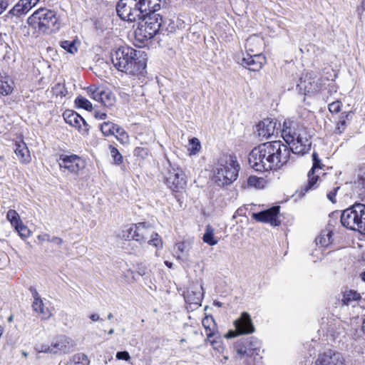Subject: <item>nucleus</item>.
<instances>
[{
	"label": "nucleus",
	"instance_id": "nucleus-1",
	"mask_svg": "<svg viewBox=\"0 0 365 365\" xmlns=\"http://www.w3.org/2000/svg\"><path fill=\"white\" fill-rule=\"evenodd\" d=\"M282 136L287 144L274 140L259 144L249 155V163L256 171L279 170L292 158L291 153L304 155L311 146L305 129L297 123L284 120Z\"/></svg>",
	"mask_w": 365,
	"mask_h": 365
},
{
	"label": "nucleus",
	"instance_id": "nucleus-2",
	"mask_svg": "<svg viewBox=\"0 0 365 365\" xmlns=\"http://www.w3.org/2000/svg\"><path fill=\"white\" fill-rule=\"evenodd\" d=\"M161 0H120L116 6L118 15L128 21L139 20L135 30V39L144 43L158 32L163 18L156 11L160 9Z\"/></svg>",
	"mask_w": 365,
	"mask_h": 365
},
{
	"label": "nucleus",
	"instance_id": "nucleus-3",
	"mask_svg": "<svg viewBox=\"0 0 365 365\" xmlns=\"http://www.w3.org/2000/svg\"><path fill=\"white\" fill-rule=\"evenodd\" d=\"M142 54L131 47L121 46L111 52V61L119 71L132 76L143 75L146 62Z\"/></svg>",
	"mask_w": 365,
	"mask_h": 365
},
{
	"label": "nucleus",
	"instance_id": "nucleus-4",
	"mask_svg": "<svg viewBox=\"0 0 365 365\" xmlns=\"http://www.w3.org/2000/svg\"><path fill=\"white\" fill-rule=\"evenodd\" d=\"M240 165L236 157L225 155L221 157L213 170V179L219 186L229 185L238 177Z\"/></svg>",
	"mask_w": 365,
	"mask_h": 365
},
{
	"label": "nucleus",
	"instance_id": "nucleus-5",
	"mask_svg": "<svg viewBox=\"0 0 365 365\" xmlns=\"http://www.w3.org/2000/svg\"><path fill=\"white\" fill-rule=\"evenodd\" d=\"M28 24L42 33L56 32L60 29V22L56 11L46 8L36 10L27 19Z\"/></svg>",
	"mask_w": 365,
	"mask_h": 365
},
{
	"label": "nucleus",
	"instance_id": "nucleus-6",
	"mask_svg": "<svg viewBox=\"0 0 365 365\" xmlns=\"http://www.w3.org/2000/svg\"><path fill=\"white\" fill-rule=\"evenodd\" d=\"M341 222L348 229L365 234V205L355 203L344 210L341 215Z\"/></svg>",
	"mask_w": 365,
	"mask_h": 365
},
{
	"label": "nucleus",
	"instance_id": "nucleus-7",
	"mask_svg": "<svg viewBox=\"0 0 365 365\" xmlns=\"http://www.w3.org/2000/svg\"><path fill=\"white\" fill-rule=\"evenodd\" d=\"M161 175L163 182L172 191L180 192L185 187L187 181L184 172L180 167L173 165L169 160L163 164Z\"/></svg>",
	"mask_w": 365,
	"mask_h": 365
},
{
	"label": "nucleus",
	"instance_id": "nucleus-8",
	"mask_svg": "<svg viewBox=\"0 0 365 365\" xmlns=\"http://www.w3.org/2000/svg\"><path fill=\"white\" fill-rule=\"evenodd\" d=\"M235 330H230L225 335L226 339L236 337L241 334H252L255 329L251 319L250 315L247 312H242L241 316L234 322Z\"/></svg>",
	"mask_w": 365,
	"mask_h": 365
},
{
	"label": "nucleus",
	"instance_id": "nucleus-9",
	"mask_svg": "<svg viewBox=\"0 0 365 365\" xmlns=\"http://www.w3.org/2000/svg\"><path fill=\"white\" fill-rule=\"evenodd\" d=\"M234 349L236 351L235 358L237 356L240 357H252L254 355H258L260 348L259 341L255 338L250 337L243 340H240L234 344Z\"/></svg>",
	"mask_w": 365,
	"mask_h": 365
},
{
	"label": "nucleus",
	"instance_id": "nucleus-10",
	"mask_svg": "<svg viewBox=\"0 0 365 365\" xmlns=\"http://www.w3.org/2000/svg\"><path fill=\"white\" fill-rule=\"evenodd\" d=\"M313 165L312 169L308 173V182L303 185L300 188V195H305L307 192L314 190L318 186V181L319 180V174L315 175V173L322 169L321 160L318 154L314 152L312 154Z\"/></svg>",
	"mask_w": 365,
	"mask_h": 365
},
{
	"label": "nucleus",
	"instance_id": "nucleus-11",
	"mask_svg": "<svg viewBox=\"0 0 365 365\" xmlns=\"http://www.w3.org/2000/svg\"><path fill=\"white\" fill-rule=\"evenodd\" d=\"M314 365H346V360L341 352L329 349L319 354Z\"/></svg>",
	"mask_w": 365,
	"mask_h": 365
},
{
	"label": "nucleus",
	"instance_id": "nucleus-12",
	"mask_svg": "<svg viewBox=\"0 0 365 365\" xmlns=\"http://www.w3.org/2000/svg\"><path fill=\"white\" fill-rule=\"evenodd\" d=\"M58 163L61 168L73 173H77L85 166L83 160L76 155H61Z\"/></svg>",
	"mask_w": 365,
	"mask_h": 365
},
{
	"label": "nucleus",
	"instance_id": "nucleus-13",
	"mask_svg": "<svg viewBox=\"0 0 365 365\" xmlns=\"http://www.w3.org/2000/svg\"><path fill=\"white\" fill-rule=\"evenodd\" d=\"M279 210V206H274L269 209L253 213L252 218L257 222L269 223L272 226H278L280 224V221L278 219Z\"/></svg>",
	"mask_w": 365,
	"mask_h": 365
},
{
	"label": "nucleus",
	"instance_id": "nucleus-14",
	"mask_svg": "<svg viewBox=\"0 0 365 365\" xmlns=\"http://www.w3.org/2000/svg\"><path fill=\"white\" fill-rule=\"evenodd\" d=\"M63 118L65 121L73 127L78 129L82 135H88L90 126L86 121L76 112L66 110L63 113Z\"/></svg>",
	"mask_w": 365,
	"mask_h": 365
},
{
	"label": "nucleus",
	"instance_id": "nucleus-15",
	"mask_svg": "<svg viewBox=\"0 0 365 365\" xmlns=\"http://www.w3.org/2000/svg\"><path fill=\"white\" fill-rule=\"evenodd\" d=\"M266 62V57L262 53H247V56L242 58L241 64L250 71H259Z\"/></svg>",
	"mask_w": 365,
	"mask_h": 365
},
{
	"label": "nucleus",
	"instance_id": "nucleus-16",
	"mask_svg": "<svg viewBox=\"0 0 365 365\" xmlns=\"http://www.w3.org/2000/svg\"><path fill=\"white\" fill-rule=\"evenodd\" d=\"M53 354H67L72 351L74 347V341L66 336H59L57 340L52 343Z\"/></svg>",
	"mask_w": 365,
	"mask_h": 365
},
{
	"label": "nucleus",
	"instance_id": "nucleus-17",
	"mask_svg": "<svg viewBox=\"0 0 365 365\" xmlns=\"http://www.w3.org/2000/svg\"><path fill=\"white\" fill-rule=\"evenodd\" d=\"M277 124V121L273 119H264L257 125L258 135L265 138H268L272 135H274Z\"/></svg>",
	"mask_w": 365,
	"mask_h": 365
},
{
	"label": "nucleus",
	"instance_id": "nucleus-18",
	"mask_svg": "<svg viewBox=\"0 0 365 365\" xmlns=\"http://www.w3.org/2000/svg\"><path fill=\"white\" fill-rule=\"evenodd\" d=\"M134 240L140 244L145 242L153 233V228L145 222H139L134 225Z\"/></svg>",
	"mask_w": 365,
	"mask_h": 365
},
{
	"label": "nucleus",
	"instance_id": "nucleus-19",
	"mask_svg": "<svg viewBox=\"0 0 365 365\" xmlns=\"http://www.w3.org/2000/svg\"><path fill=\"white\" fill-rule=\"evenodd\" d=\"M264 42L262 38L258 36H252L246 40L245 49L248 54L262 53Z\"/></svg>",
	"mask_w": 365,
	"mask_h": 365
},
{
	"label": "nucleus",
	"instance_id": "nucleus-20",
	"mask_svg": "<svg viewBox=\"0 0 365 365\" xmlns=\"http://www.w3.org/2000/svg\"><path fill=\"white\" fill-rule=\"evenodd\" d=\"M331 235L332 232H328L321 234L320 236L316 239V245H320V247L315 249L312 252V255L317 256V259H314V261L322 259L323 254L321 247H326L331 243Z\"/></svg>",
	"mask_w": 365,
	"mask_h": 365
},
{
	"label": "nucleus",
	"instance_id": "nucleus-21",
	"mask_svg": "<svg viewBox=\"0 0 365 365\" xmlns=\"http://www.w3.org/2000/svg\"><path fill=\"white\" fill-rule=\"evenodd\" d=\"M14 153L21 163L26 164L31 161L29 150L24 141L15 143Z\"/></svg>",
	"mask_w": 365,
	"mask_h": 365
},
{
	"label": "nucleus",
	"instance_id": "nucleus-22",
	"mask_svg": "<svg viewBox=\"0 0 365 365\" xmlns=\"http://www.w3.org/2000/svg\"><path fill=\"white\" fill-rule=\"evenodd\" d=\"M40 0H21L11 10L14 15L26 14Z\"/></svg>",
	"mask_w": 365,
	"mask_h": 365
},
{
	"label": "nucleus",
	"instance_id": "nucleus-23",
	"mask_svg": "<svg viewBox=\"0 0 365 365\" xmlns=\"http://www.w3.org/2000/svg\"><path fill=\"white\" fill-rule=\"evenodd\" d=\"M189 245L185 242L176 243L175 245V256L177 259L182 262L189 261Z\"/></svg>",
	"mask_w": 365,
	"mask_h": 365
},
{
	"label": "nucleus",
	"instance_id": "nucleus-24",
	"mask_svg": "<svg viewBox=\"0 0 365 365\" xmlns=\"http://www.w3.org/2000/svg\"><path fill=\"white\" fill-rule=\"evenodd\" d=\"M202 324L208 339L214 337L217 334V325L212 317L205 316L202 321Z\"/></svg>",
	"mask_w": 365,
	"mask_h": 365
},
{
	"label": "nucleus",
	"instance_id": "nucleus-25",
	"mask_svg": "<svg viewBox=\"0 0 365 365\" xmlns=\"http://www.w3.org/2000/svg\"><path fill=\"white\" fill-rule=\"evenodd\" d=\"M361 294L358 293L356 291L352 289L345 290L343 292L341 302L344 305H351L352 307H354L355 303L359 302L361 299Z\"/></svg>",
	"mask_w": 365,
	"mask_h": 365
},
{
	"label": "nucleus",
	"instance_id": "nucleus-26",
	"mask_svg": "<svg viewBox=\"0 0 365 365\" xmlns=\"http://www.w3.org/2000/svg\"><path fill=\"white\" fill-rule=\"evenodd\" d=\"M33 310L41 315V319H47L51 317V313L48 308L45 307L43 301L33 302Z\"/></svg>",
	"mask_w": 365,
	"mask_h": 365
},
{
	"label": "nucleus",
	"instance_id": "nucleus-27",
	"mask_svg": "<svg viewBox=\"0 0 365 365\" xmlns=\"http://www.w3.org/2000/svg\"><path fill=\"white\" fill-rule=\"evenodd\" d=\"M185 300L190 304L200 305L202 302V294L198 291L188 290L184 295Z\"/></svg>",
	"mask_w": 365,
	"mask_h": 365
},
{
	"label": "nucleus",
	"instance_id": "nucleus-28",
	"mask_svg": "<svg viewBox=\"0 0 365 365\" xmlns=\"http://www.w3.org/2000/svg\"><path fill=\"white\" fill-rule=\"evenodd\" d=\"M88 96L93 100L100 102L102 100V96H103V88H100L96 85H91L85 88Z\"/></svg>",
	"mask_w": 365,
	"mask_h": 365
},
{
	"label": "nucleus",
	"instance_id": "nucleus-29",
	"mask_svg": "<svg viewBox=\"0 0 365 365\" xmlns=\"http://www.w3.org/2000/svg\"><path fill=\"white\" fill-rule=\"evenodd\" d=\"M90 360L87 355L83 353L74 354L72 358L66 363V365H89Z\"/></svg>",
	"mask_w": 365,
	"mask_h": 365
},
{
	"label": "nucleus",
	"instance_id": "nucleus-30",
	"mask_svg": "<svg viewBox=\"0 0 365 365\" xmlns=\"http://www.w3.org/2000/svg\"><path fill=\"white\" fill-rule=\"evenodd\" d=\"M214 228L211 225H207L202 237L203 242L211 246L217 245L218 241L214 237Z\"/></svg>",
	"mask_w": 365,
	"mask_h": 365
},
{
	"label": "nucleus",
	"instance_id": "nucleus-31",
	"mask_svg": "<svg viewBox=\"0 0 365 365\" xmlns=\"http://www.w3.org/2000/svg\"><path fill=\"white\" fill-rule=\"evenodd\" d=\"M118 125L110 121H105L101 124L100 129L105 136H111L115 134V130Z\"/></svg>",
	"mask_w": 365,
	"mask_h": 365
},
{
	"label": "nucleus",
	"instance_id": "nucleus-32",
	"mask_svg": "<svg viewBox=\"0 0 365 365\" xmlns=\"http://www.w3.org/2000/svg\"><path fill=\"white\" fill-rule=\"evenodd\" d=\"M354 192L362 200H365V178H360L355 182Z\"/></svg>",
	"mask_w": 365,
	"mask_h": 365
},
{
	"label": "nucleus",
	"instance_id": "nucleus-33",
	"mask_svg": "<svg viewBox=\"0 0 365 365\" xmlns=\"http://www.w3.org/2000/svg\"><path fill=\"white\" fill-rule=\"evenodd\" d=\"M6 218L13 227L18 226V225L22 222L19 213L11 209L7 212Z\"/></svg>",
	"mask_w": 365,
	"mask_h": 365
},
{
	"label": "nucleus",
	"instance_id": "nucleus-34",
	"mask_svg": "<svg viewBox=\"0 0 365 365\" xmlns=\"http://www.w3.org/2000/svg\"><path fill=\"white\" fill-rule=\"evenodd\" d=\"M115 101V96L110 91L103 90V96H102V100H100V103L105 106L109 107L113 106Z\"/></svg>",
	"mask_w": 365,
	"mask_h": 365
},
{
	"label": "nucleus",
	"instance_id": "nucleus-35",
	"mask_svg": "<svg viewBox=\"0 0 365 365\" xmlns=\"http://www.w3.org/2000/svg\"><path fill=\"white\" fill-rule=\"evenodd\" d=\"M116 139L121 143L125 144L129 141V135L125 130L120 126L118 125L115 130V134L114 135Z\"/></svg>",
	"mask_w": 365,
	"mask_h": 365
},
{
	"label": "nucleus",
	"instance_id": "nucleus-36",
	"mask_svg": "<svg viewBox=\"0 0 365 365\" xmlns=\"http://www.w3.org/2000/svg\"><path fill=\"white\" fill-rule=\"evenodd\" d=\"M75 103L78 108H83L86 110H92V104L85 97L79 96L76 98Z\"/></svg>",
	"mask_w": 365,
	"mask_h": 365
},
{
	"label": "nucleus",
	"instance_id": "nucleus-37",
	"mask_svg": "<svg viewBox=\"0 0 365 365\" xmlns=\"http://www.w3.org/2000/svg\"><path fill=\"white\" fill-rule=\"evenodd\" d=\"M148 243L150 245L155 247L158 249L161 248L163 246V242L160 237L158 233L155 232L154 231L150 235L148 240Z\"/></svg>",
	"mask_w": 365,
	"mask_h": 365
},
{
	"label": "nucleus",
	"instance_id": "nucleus-38",
	"mask_svg": "<svg viewBox=\"0 0 365 365\" xmlns=\"http://www.w3.org/2000/svg\"><path fill=\"white\" fill-rule=\"evenodd\" d=\"M61 46L70 53H75L78 48L76 45V41H63L61 42Z\"/></svg>",
	"mask_w": 365,
	"mask_h": 365
},
{
	"label": "nucleus",
	"instance_id": "nucleus-39",
	"mask_svg": "<svg viewBox=\"0 0 365 365\" xmlns=\"http://www.w3.org/2000/svg\"><path fill=\"white\" fill-rule=\"evenodd\" d=\"M11 84L12 83L8 81H0V94L2 96L10 95L14 90Z\"/></svg>",
	"mask_w": 365,
	"mask_h": 365
},
{
	"label": "nucleus",
	"instance_id": "nucleus-40",
	"mask_svg": "<svg viewBox=\"0 0 365 365\" xmlns=\"http://www.w3.org/2000/svg\"><path fill=\"white\" fill-rule=\"evenodd\" d=\"M264 182V180L262 178H258L257 176H250L247 180L248 185L256 188L263 187Z\"/></svg>",
	"mask_w": 365,
	"mask_h": 365
},
{
	"label": "nucleus",
	"instance_id": "nucleus-41",
	"mask_svg": "<svg viewBox=\"0 0 365 365\" xmlns=\"http://www.w3.org/2000/svg\"><path fill=\"white\" fill-rule=\"evenodd\" d=\"M109 150H110V155L113 158L115 164L120 165V163H122L123 156L119 153L118 150L112 145H110L109 146Z\"/></svg>",
	"mask_w": 365,
	"mask_h": 365
},
{
	"label": "nucleus",
	"instance_id": "nucleus-42",
	"mask_svg": "<svg viewBox=\"0 0 365 365\" xmlns=\"http://www.w3.org/2000/svg\"><path fill=\"white\" fill-rule=\"evenodd\" d=\"M134 230H135L134 225H133L132 226H130L129 227L125 228V230H123L122 231V233L120 235L121 238L123 240H134Z\"/></svg>",
	"mask_w": 365,
	"mask_h": 365
},
{
	"label": "nucleus",
	"instance_id": "nucleus-43",
	"mask_svg": "<svg viewBox=\"0 0 365 365\" xmlns=\"http://www.w3.org/2000/svg\"><path fill=\"white\" fill-rule=\"evenodd\" d=\"M14 228L21 237H28L30 235L29 230L22 222L18 226H15Z\"/></svg>",
	"mask_w": 365,
	"mask_h": 365
},
{
	"label": "nucleus",
	"instance_id": "nucleus-44",
	"mask_svg": "<svg viewBox=\"0 0 365 365\" xmlns=\"http://www.w3.org/2000/svg\"><path fill=\"white\" fill-rule=\"evenodd\" d=\"M210 343L214 349L217 350L220 353H224L225 347L222 344L220 336H215L214 339L210 340Z\"/></svg>",
	"mask_w": 365,
	"mask_h": 365
},
{
	"label": "nucleus",
	"instance_id": "nucleus-45",
	"mask_svg": "<svg viewBox=\"0 0 365 365\" xmlns=\"http://www.w3.org/2000/svg\"><path fill=\"white\" fill-rule=\"evenodd\" d=\"M191 148L190 149V154L195 155L200 149V143L197 138H192L190 140Z\"/></svg>",
	"mask_w": 365,
	"mask_h": 365
},
{
	"label": "nucleus",
	"instance_id": "nucleus-46",
	"mask_svg": "<svg viewBox=\"0 0 365 365\" xmlns=\"http://www.w3.org/2000/svg\"><path fill=\"white\" fill-rule=\"evenodd\" d=\"M349 115V113H341L340 120L338 122L337 125H336V130H338L339 133H341L344 130L346 125V118H348Z\"/></svg>",
	"mask_w": 365,
	"mask_h": 365
},
{
	"label": "nucleus",
	"instance_id": "nucleus-47",
	"mask_svg": "<svg viewBox=\"0 0 365 365\" xmlns=\"http://www.w3.org/2000/svg\"><path fill=\"white\" fill-rule=\"evenodd\" d=\"M341 103L339 101L329 104V110L332 113H337L341 110Z\"/></svg>",
	"mask_w": 365,
	"mask_h": 365
},
{
	"label": "nucleus",
	"instance_id": "nucleus-48",
	"mask_svg": "<svg viewBox=\"0 0 365 365\" xmlns=\"http://www.w3.org/2000/svg\"><path fill=\"white\" fill-rule=\"evenodd\" d=\"M115 356L119 360H124L126 361H128L130 359V356L126 351H118Z\"/></svg>",
	"mask_w": 365,
	"mask_h": 365
},
{
	"label": "nucleus",
	"instance_id": "nucleus-49",
	"mask_svg": "<svg viewBox=\"0 0 365 365\" xmlns=\"http://www.w3.org/2000/svg\"><path fill=\"white\" fill-rule=\"evenodd\" d=\"M37 350L38 352L53 354L52 344H51L50 346L41 345V347L39 349H38Z\"/></svg>",
	"mask_w": 365,
	"mask_h": 365
},
{
	"label": "nucleus",
	"instance_id": "nucleus-50",
	"mask_svg": "<svg viewBox=\"0 0 365 365\" xmlns=\"http://www.w3.org/2000/svg\"><path fill=\"white\" fill-rule=\"evenodd\" d=\"M339 189V187H337L336 188H335L333 191H331L329 192V193H327V198L333 203H334L336 202V200H335V196H336V191Z\"/></svg>",
	"mask_w": 365,
	"mask_h": 365
},
{
	"label": "nucleus",
	"instance_id": "nucleus-51",
	"mask_svg": "<svg viewBox=\"0 0 365 365\" xmlns=\"http://www.w3.org/2000/svg\"><path fill=\"white\" fill-rule=\"evenodd\" d=\"M94 117L98 120H104L106 118L107 114L105 112H102L100 110H95Z\"/></svg>",
	"mask_w": 365,
	"mask_h": 365
},
{
	"label": "nucleus",
	"instance_id": "nucleus-52",
	"mask_svg": "<svg viewBox=\"0 0 365 365\" xmlns=\"http://www.w3.org/2000/svg\"><path fill=\"white\" fill-rule=\"evenodd\" d=\"M30 292H31L32 297L34 298V302H38V300H42L38 293V292L36 290L34 287H30L29 289Z\"/></svg>",
	"mask_w": 365,
	"mask_h": 365
},
{
	"label": "nucleus",
	"instance_id": "nucleus-53",
	"mask_svg": "<svg viewBox=\"0 0 365 365\" xmlns=\"http://www.w3.org/2000/svg\"><path fill=\"white\" fill-rule=\"evenodd\" d=\"M38 239L41 241L51 242V237L48 234H42L38 236Z\"/></svg>",
	"mask_w": 365,
	"mask_h": 365
},
{
	"label": "nucleus",
	"instance_id": "nucleus-54",
	"mask_svg": "<svg viewBox=\"0 0 365 365\" xmlns=\"http://www.w3.org/2000/svg\"><path fill=\"white\" fill-rule=\"evenodd\" d=\"M51 242L61 246L63 243V240L58 237H52Z\"/></svg>",
	"mask_w": 365,
	"mask_h": 365
},
{
	"label": "nucleus",
	"instance_id": "nucleus-55",
	"mask_svg": "<svg viewBox=\"0 0 365 365\" xmlns=\"http://www.w3.org/2000/svg\"><path fill=\"white\" fill-rule=\"evenodd\" d=\"M90 319L93 322H97V321H99V320H103L102 319H101L100 316L98 314H96V313L92 314L90 316Z\"/></svg>",
	"mask_w": 365,
	"mask_h": 365
},
{
	"label": "nucleus",
	"instance_id": "nucleus-56",
	"mask_svg": "<svg viewBox=\"0 0 365 365\" xmlns=\"http://www.w3.org/2000/svg\"><path fill=\"white\" fill-rule=\"evenodd\" d=\"M138 272L141 276H143V275L145 274V271L143 269H141V268H138Z\"/></svg>",
	"mask_w": 365,
	"mask_h": 365
},
{
	"label": "nucleus",
	"instance_id": "nucleus-57",
	"mask_svg": "<svg viewBox=\"0 0 365 365\" xmlns=\"http://www.w3.org/2000/svg\"><path fill=\"white\" fill-rule=\"evenodd\" d=\"M165 264L168 267V268H172L173 267V263L170 262H168V261H165Z\"/></svg>",
	"mask_w": 365,
	"mask_h": 365
},
{
	"label": "nucleus",
	"instance_id": "nucleus-58",
	"mask_svg": "<svg viewBox=\"0 0 365 365\" xmlns=\"http://www.w3.org/2000/svg\"><path fill=\"white\" fill-rule=\"evenodd\" d=\"M228 359H229V356H228L227 355H225V356H223V361H222V362H223V363H225Z\"/></svg>",
	"mask_w": 365,
	"mask_h": 365
},
{
	"label": "nucleus",
	"instance_id": "nucleus-59",
	"mask_svg": "<svg viewBox=\"0 0 365 365\" xmlns=\"http://www.w3.org/2000/svg\"><path fill=\"white\" fill-rule=\"evenodd\" d=\"M143 150L142 148H137L135 150V154H138V152H140V151H143Z\"/></svg>",
	"mask_w": 365,
	"mask_h": 365
},
{
	"label": "nucleus",
	"instance_id": "nucleus-60",
	"mask_svg": "<svg viewBox=\"0 0 365 365\" xmlns=\"http://www.w3.org/2000/svg\"><path fill=\"white\" fill-rule=\"evenodd\" d=\"M362 329H363L364 331H365V318L363 319Z\"/></svg>",
	"mask_w": 365,
	"mask_h": 365
},
{
	"label": "nucleus",
	"instance_id": "nucleus-61",
	"mask_svg": "<svg viewBox=\"0 0 365 365\" xmlns=\"http://www.w3.org/2000/svg\"><path fill=\"white\" fill-rule=\"evenodd\" d=\"M113 314H112V313H109V314H108V319L109 320L112 319H113Z\"/></svg>",
	"mask_w": 365,
	"mask_h": 365
},
{
	"label": "nucleus",
	"instance_id": "nucleus-62",
	"mask_svg": "<svg viewBox=\"0 0 365 365\" xmlns=\"http://www.w3.org/2000/svg\"><path fill=\"white\" fill-rule=\"evenodd\" d=\"M4 332V329L2 327L0 326V338L1 337Z\"/></svg>",
	"mask_w": 365,
	"mask_h": 365
},
{
	"label": "nucleus",
	"instance_id": "nucleus-63",
	"mask_svg": "<svg viewBox=\"0 0 365 365\" xmlns=\"http://www.w3.org/2000/svg\"><path fill=\"white\" fill-rule=\"evenodd\" d=\"M113 333H114V329H110L108 331V334H110H110H113Z\"/></svg>",
	"mask_w": 365,
	"mask_h": 365
},
{
	"label": "nucleus",
	"instance_id": "nucleus-64",
	"mask_svg": "<svg viewBox=\"0 0 365 365\" xmlns=\"http://www.w3.org/2000/svg\"><path fill=\"white\" fill-rule=\"evenodd\" d=\"M361 6H362V9L364 10H365V1L362 2Z\"/></svg>",
	"mask_w": 365,
	"mask_h": 365
}]
</instances>
